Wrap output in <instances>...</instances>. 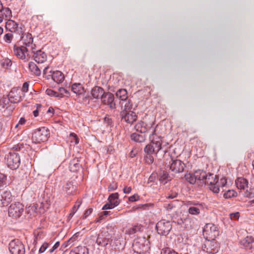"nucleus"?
I'll return each instance as SVG.
<instances>
[{"mask_svg":"<svg viewBox=\"0 0 254 254\" xmlns=\"http://www.w3.org/2000/svg\"><path fill=\"white\" fill-rule=\"evenodd\" d=\"M203 184L207 185L209 190L214 193H218L221 189L222 191H224L223 188L227 184V180L225 178H222L219 180L218 177L216 175L211 173H208L206 175V177H205Z\"/></svg>","mask_w":254,"mask_h":254,"instance_id":"f257e3e1","label":"nucleus"},{"mask_svg":"<svg viewBox=\"0 0 254 254\" xmlns=\"http://www.w3.org/2000/svg\"><path fill=\"white\" fill-rule=\"evenodd\" d=\"M165 166L173 173L179 174L184 172L186 165L180 159L170 157L166 160Z\"/></svg>","mask_w":254,"mask_h":254,"instance_id":"f03ea898","label":"nucleus"},{"mask_svg":"<svg viewBox=\"0 0 254 254\" xmlns=\"http://www.w3.org/2000/svg\"><path fill=\"white\" fill-rule=\"evenodd\" d=\"M50 130L46 127H41L35 130L32 136V142L35 143L44 142L50 137Z\"/></svg>","mask_w":254,"mask_h":254,"instance_id":"7ed1b4c3","label":"nucleus"},{"mask_svg":"<svg viewBox=\"0 0 254 254\" xmlns=\"http://www.w3.org/2000/svg\"><path fill=\"white\" fill-rule=\"evenodd\" d=\"M219 234V229L217 225L213 223L205 224L203 231V235L208 241L214 240Z\"/></svg>","mask_w":254,"mask_h":254,"instance_id":"20e7f679","label":"nucleus"},{"mask_svg":"<svg viewBox=\"0 0 254 254\" xmlns=\"http://www.w3.org/2000/svg\"><path fill=\"white\" fill-rule=\"evenodd\" d=\"M6 163L7 166L12 170L17 169L20 164V159L17 153L10 151L6 158Z\"/></svg>","mask_w":254,"mask_h":254,"instance_id":"39448f33","label":"nucleus"},{"mask_svg":"<svg viewBox=\"0 0 254 254\" xmlns=\"http://www.w3.org/2000/svg\"><path fill=\"white\" fill-rule=\"evenodd\" d=\"M9 250L11 254H25V247L18 239L11 241L9 244Z\"/></svg>","mask_w":254,"mask_h":254,"instance_id":"423d86ee","label":"nucleus"},{"mask_svg":"<svg viewBox=\"0 0 254 254\" xmlns=\"http://www.w3.org/2000/svg\"><path fill=\"white\" fill-rule=\"evenodd\" d=\"M172 226L171 222L162 220L157 222L156 228L159 234L167 236L172 229Z\"/></svg>","mask_w":254,"mask_h":254,"instance_id":"0eeeda50","label":"nucleus"},{"mask_svg":"<svg viewBox=\"0 0 254 254\" xmlns=\"http://www.w3.org/2000/svg\"><path fill=\"white\" fill-rule=\"evenodd\" d=\"M24 211V206L20 202L12 203L8 209V215L10 217L18 218Z\"/></svg>","mask_w":254,"mask_h":254,"instance_id":"6e6552de","label":"nucleus"},{"mask_svg":"<svg viewBox=\"0 0 254 254\" xmlns=\"http://www.w3.org/2000/svg\"><path fill=\"white\" fill-rule=\"evenodd\" d=\"M24 96L19 87L12 88L8 94V97L10 99V103L13 104L19 103Z\"/></svg>","mask_w":254,"mask_h":254,"instance_id":"1a4fd4ad","label":"nucleus"},{"mask_svg":"<svg viewBox=\"0 0 254 254\" xmlns=\"http://www.w3.org/2000/svg\"><path fill=\"white\" fill-rule=\"evenodd\" d=\"M13 51L15 55L19 59L25 60V62L28 60L30 57L29 53L31 52L29 49L25 46L18 47L14 45L13 47Z\"/></svg>","mask_w":254,"mask_h":254,"instance_id":"9d476101","label":"nucleus"},{"mask_svg":"<svg viewBox=\"0 0 254 254\" xmlns=\"http://www.w3.org/2000/svg\"><path fill=\"white\" fill-rule=\"evenodd\" d=\"M186 205L188 207V213L192 215H199L203 208L201 203L193 201H187Z\"/></svg>","mask_w":254,"mask_h":254,"instance_id":"9b49d317","label":"nucleus"},{"mask_svg":"<svg viewBox=\"0 0 254 254\" xmlns=\"http://www.w3.org/2000/svg\"><path fill=\"white\" fill-rule=\"evenodd\" d=\"M158 125L153 129L152 133L149 135V138L150 141V144H153L156 148V150H161L160 145L161 135H159L157 133V128Z\"/></svg>","mask_w":254,"mask_h":254,"instance_id":"f8f14e48","label":"nucleus"},{"mask_svg":"<svg viewBox=\"0 0 254 254\" xmlns=\"http://www.w3.org/2000/svg\"><path fill=\"white\" fill-rule=\"evenodd\" d=\"M122 120H124L127 123L132 124L137 119V116L133 111L126 112L122 111L120 113Z\"/></svg>","mask_w":254,"mask_h":254,"instance_id":"ddd939ff","label":"nucleus"},{"mask_svg":"<svg viewBox=\"0 0 254 254\" xmlns=\"http://www.w3.org/2000/svg\"><path fill=\"white\" fill-rule=\"evenodd\" d=\"M12 196L9 190H0V207L7 206L11 202Z\"/></svg>","mask_w":254,"mask_h":254,"instance_id":"4468645a","label":"nucleus"},{"mask_svg":"<svg viewBox=\"0 0 254 254\" xmlns=\"http://www.w3.org/2000/svg\"><path fill=\"white\" fill-rule=\"evenodd\" d=\"M114 100V95L110 92H105L101 98L102 103L104 105L109 106L111 109H115L116 108Z\"/></svg>","mask_w":254,"mask_h":254,"instance_id":"2eb2a0df","label":"nucleus"},{"mask_svg":"<svg viewBox=\"0 0 254 254\" xmlns=\"http://www.w3.org/2000/svg\"><path fill=\"white\" fill-rule=\"evenodd\" d=\"M21 38L23 41L25 47L29 48L31 52H34V50H35L36 48V45L33 43V38L32 34L27 33L22 35Z\"/></svg>","mask_w":254,"mask_h":254,"instance_id":"dca6fc26","label":"nucleus"},{"mask_svg":"<svg viewBox=\"0 0 254 254\" xmlns=\"http://www.w3.org/2000/svg\"><path fill=\"white\" fill-rule=\"evenodd\" d=\"M112 241L111 236L107 232H102L98 235L96 242L99 246L105 247Z\"/></svg>","mask_w":254,"mask_h":254,"instance_id":"f3484780","label":"nucleus"},{"mask_svg":"<svg viewBox=\"0 0 254 254\" xmlns=\"http://www.w3.org/2000/svg\"><path fill=\"white\" fill-rule=\"evenodd\" d=\"M154 124L153 123L147 124L144 121H140L135 125L134 128L137 131L144 133L151 129Z\"/></svg>","mask_w":254,"mask_h":254,"instance_id":"a211bd4d","label":"nucleus"},{"mask_svg":"<svg viewBox=\"0 0 254 254\" xmlns=\"http://www.w3.org/2000/svg\"><path fill=\"white\" fill-rule=\"evenodd\" d=\"M33 54L34 60L38 63H43L46 61L47 55L46 53L41 50H38L36 52L34 50V52H31Z\"/></svg>","mask_w":254,"mask_h":254,"instance_id":"6ab92c4d","label":"nucleus"},{"mask_svg":"<svg viewBox=\"0 0 254 254\" xmlns=\"http://www.w3.org/2000/svg\"><path fill=\"white\" fill-rule=\"evenodd\" d=\"M241 244L246 249L254 251V237L251 236H247L241 241Z\"/></svg>","mask_w":254,"mask_h":254,"instance_id":"aec40b11","label":"nucleus"},{"mask_svg":"<svg viewBox=\"0 0 254 254\" xmlns=\"http://www.w3.org/2000/svg\"><path fill=\"white\" fill-rule=\"evenodd\" d=\"M105 92L103 88L97 86L94 87L91 91L92 97L97 99H101Z\"/></svg>","mask_w":254,"mask_h":254,"instance_id":"412c9836","label":"nucleus"},{"mask_svg":"<svg viewBox=\"0 0 254 254\" xmlns=\"http://www.w3.org/2000/svg\"><path fill=\"white\" fill-rule=\"evenodd\" d=\"M248 181L244 178L239 177L235 181V184L238 189L245 190L248 188Z\"/></svg>","mask_w":254,"mask_h":254,"instance_id":"4be33fe9","label":"nucleus"},{"mask_svg":"<svg viewBox=\"0 0 254 254\" xmlns=\"http://www.w3.org/2000/svg\"><path fill=\"white\" fill-rule=\"evenodd\" d=\"M193 173L196 182L198 181L203 184L205 177H206L207 173L202 170L199 169L195 171Z\"/></svg>","mask_w":254,"mask_h":254,"instance_id":"5701e85b","label":"nucleus"},{"mask_svg":"<svg viewBox=\"0 0 254 254\" xmlns=\"http://www.w3.org/2000/svg\"><path fill=\"white\" fill-rule=\"evenodd\" d=\"M51 76L52 79L57 83H62L64 79V74L59 70L53 71Z\"/></svg>","mask_w":254,"mask_h":254,"instance_id":"b1692460","label":"nucleus"},{"mask_svg":"<svg viewBox=\"0 0 254 254\" xmlns=\"http://www.w3.org/2000/svg\"><path fill=\"white\" fill-rule=\"evenodd\" d=\"M71 91L75 94L82 95L85 93V89L80 83H75L73 84L71 88Z\"/></svg>","mask_w":254,"mask_h":254,"instance_id":"393cba45","label":"nucleus"},{"mask_svg":"<svg viewBox=\"0 0 254 254\" xmlns=\"http://www.w3.org/2000/svg\"><path fill=\"white\" fill-rule=\"evenodd\" d=\"M81 167L79 164V161L78 158H74L72 160L69 164V169L71 172H76L78 171Z\"/></svg>","mask_w":254,"mask_h":254,"instance_id":"a878e982","label":"nucleus"},{"mask_svg":"<svg viewBox=\"0 0 254 254\" xmlns=\"http://www.w3.org/2000/svg\"><path fill=\"white\" fill-rule=\"evenodd\" d=\"M69 254H89L88 249L85 246H79L71 250Z\"/></svg>","mask_w":254,"mask_h":254,"instance_id":"bb28decb","label":"nucleus"},{"mask_svg":"<svg viewBox=\"0 0 254 254\" xmlns=\"http://www.w3.org/2000/svg\"><path fill=\"white\" fill-rule=\"evenodd\" d=\"M130 138L136 142L141 143L145 140L146 136L145 135L134 132L130 135Z\"/></svg>","mask_w":254,"mask_h":254,"instance_id":"cd10ccee","label":"nucleus"},{"mask_svg":"<svg viewBox=\"0 0 254 254\" xmlns=\"http://www.w3.org/2000/svg\"><path fill=\"white\" fill-rule=\"evenodd\" d=\"M116 96L122 101H126L128 99L127 92L125 89H120L116 92Z\"/></svg>","mask_w":254,"mask_h":254,"instance_id":"c85d7f7f","label":"nucleus"},{"mask_svg":"<svg viewBox=\"0 0 254 254\" xmlns=\"http://www.w3.org/2000/svg\"><path fill=\"white\" fill-rule=\"evenodd\" d=\"M28 67L30 71L34 75L39 76L41 74V70L34 62H29Z\"/></svg>","mask_w":254,"mask_h":254,"instance_id":"c756f323","label":"nucleus"},{"mask_svg":"<svg viewBox=\"0 0 254 254\" xmlns=\"http://www.w3.org/2000/svg\"><path fill=\"white\" fill-rule=\"evenodd\" d=\"M109 202H111L114 206H117L120 203L118 192L111 194L108 199Z\"/></svg>","mask_w":254,"mask_h":254,"instance_id":"7c9ffc66","label":"nucleus"},{"mask_svg":"<svg viewBox=\"0 0 254 254\" xmlns=\"http://www.w3.org/2000/svg\"><path fill=\"white\" fill-rule=\"evenodd\" d=\"M6 28L9 29L11 32H16L18 30V25L13 20H9L6 22Z\"/></svg>","mask_w":254,"mask_h":254,"instance_id":"2f4dec72","label":"nucleus"},{"mask_svg":"<svg viewBox=\"0 0 254 254\" xmlns=\"http://www.w3.org/2000/svg\"><path fill=\"white\" fill-rule=\"evenodd\" d=\"M76 187L73 185V183L69 182L66 183V185L64 188V190L66 192L67 194H72L75 190Z\"/></svg>","mask_w":254,"mask_h":254,"instance_id":"473e14b6","label":"nucleus"},{"mask_svg":"<svg viewBox=\"0 0 254 254\" xmlns=\"http://www.w3.org/2000/svg\"><path fill=\"white\" fill-rule=\"evenodd\" d=\"M144 151L145 153L155 154L157 155V153L159 151L158 150H156V148L153 144H148L144 148Z\"/></svg>","mask_w":254,"mask_h":254,"instance_id":"72a5a7b5","label":"nucleus"},{"mask_svg":"<svg viewBox=\"0 0 254 254\" xmlns=\"http://www.w3.org/2000/svg\"><path fill=\"white\" fill-rule=\"evenodd\" d=\"M171 177L167 172L164 171L160 174L159 180L164 184L167 183L169 181L171 180Z\"/></svg>","mask_w":254,"mask_h":254,"instance_id":"f704fd0d","label":"nucleus"},{"mask_svg":"<svg viewBox=\"0 0 254 254\" xmlns=\"http://www.w3.org/2000/svg\"><path fill=\"white\" fill-rule=\"evenodd\" d=\"M185 180L190 184H194L196 183L195 177H194V173H187L184 176Z\"/></svg>","mask_w":254,"mask_h":254,"instance_id":"c9c22d12","label":"nucleus"},{"mask_svg":"<svg viewBox=\"0 0 254 254\" xmlns=\"http://www.w3.org/2000/svg\"><path fill=\"white\" fill-rule=\"evenodd\" d=\"M152 206V204L151 203H146L144 204H138L136 206H133L132 209L134 210H136L137 209H142V210H147L148 209L149 206Z\"/></svg>","mask_w":254,"mask_h":254,"instance_id":"e433bc0d","label":"nucleus"},{"mask_svg":"<svg viewBox=\"0 0 254 254\" xmlns=\"http://www.w3.org/2000/svg\"><path fill=\"white\" fill-rule=\"evenodd\" d=\"M0 12L1 13L2 17L4 16L5 18H9L11 16V11L8 7L4 8L3 7L2 10Z\"/></svg>","mask_w":254,"mask_h":254,"instance_id":"4c0bfd02","label":"nucleus"},{"mask_svg":"<svg viewBox=\"0 0 254 254\" xmlns=\"http://www.w3.org/2000/svg\"><path fill=\"white\" fill-rule=\"evenodd\" d=\"M81 200H77L75 204L72 207V210H71V212L69 214V217H72L73 216V215L76 212L77 209L79 207V206L81 205Z\"/></svg>","mask_w":254,"mask_h":254,"instance_id":"58836bf2","label":"nucleus"},{"mask_svg":"<svg viewBox=\"0 0 254 254\" xmlns=\"http://www.w3.org/2000/svg\"><path fill=\"white\" fill-rule=\"evenodd\" d=\"M12 64V62L10 60L8 59H3L1 62V66L5 69L9 68Z\"/></svg>","mask_w":254,"mask_h":254,"instance_id":"ea45409f","label":"nucleus"},{"mask_svg":"<svg viewBox=\"0 0 254 254\" xmlns=\"http://www.w3.org/2000/svg\"><path fill=\"white\" fill-rule=\"evenodd\" d=\"M236 192L234 190H229L224 193L223 196L225 198H230L236 196Z\"/></svg>","mask_w":254,"mask_h":254,"instance_id":"a19ab883","label":"nucleus"},{"mask_svg":"<svg viewBox=\"0 0 254 254\" xmlns=\"http://www.w3.org/2000/svg\"><path fill=\"white\" fill-rule=\"evenodd\" d=\"M59 91L60 92V96L59 97L61 98L64 96L67 97L70 96V92L69 91L63 87H60L59 88Z\"/></svg>","mask_w":254,"mask_h":254,"instance_id":"79ce46f5","label":"nucleus"},{"mask_svg":"<svg viewBox=\"0 0 254 254\" xmlns=\"http://www.w3.org/2000/svg\"><path fill=\"white\" fill-rule=\"evenodd\" d=\"M152 155V154L146 153V155L144 156V160L146 164L150 165L153 163L154 157Z\"/></svg>","mask_w":254,"mask_h":254,"instance_id":"37998d69","label":"nucleus"},{"mask_svg":"<svg viewBox=\"0 0 254 254\" xmlns=\"http://www.w3.org/2000/svg\"><path fill=\"white\" fill-rule=\"evenodd\" d=\"M160 145L161 147V150H163L164 152H166L167 151V149L168 148L169 143L168 142L165 141L163 137L161 136V141Z\"/></svg>","mask_w":254,"mask_h":254,"instance_id":"c03bdc74","label":"nucleus"},{"mask_svg":"<svg viewBox=\"0 0 254 254\" xmlns=\"http://www.w3.org/2000/svg\"><path fill=\"white\" fill-rule=\"evenodd\" d=\"M9 102H10V99L9 97H3L0 101V106H1L2 108H4L9 104Z\"/></svg>","mask_w":254,"mask_h":254,"instance_id":"a18cd8bd","label":"nucleus"},{"mask_svg":"<svg viewBox=\"0 0 254 254\" xmlns=\"http://www.w3.org/2000/svg\"><path fill=\"white\" fill-rule=\"evenodd\" d=\"M126 102V103L124 106V109L123 111H126V112L132 111V110L133 109V107L131 101L127 99Z\"/></svg>","mask_w":254,"mask_h":254,"instance_id":"49530a36","label":"nucleus"},{"mask_svg":"<svg viewBox=\"0 0 254 254\" xmlns=\"http://www.w3.org/2000/svg\"><path fill=\"white\" fill-rule=\"evenodd\" d=\"M161 254H178L174 250L169 248L163 249L161 251Z\"/></svg>","mask_w":254,"mask_h":254,"instance_id":"de8ad7c7","label":"nucleus"},{"mask_svg":"<svg viewBox=\"0 0 254 254\" xmlns=\"http://www.w3.org/2000/svg\"><path fill=\"white\" fill-rule=\"evenodd\" d=\"M46 93L47 95L53 97H59L60 96V94L58 92H57L51 89H47L46 91Z\"/></svg>","mask_w":254,"mask_h":254,"instance_id":"09e8293b","label":"nucleus"},{"mask_svg":"<svg viewBox=\"0 0 254 254\" xmlns=\"http://www.w3.org/2000/svg\"><path fill=\"white\" fill-rule=\"evenodd\" d=\"M13 38V35L11 33H8L4 35L3 40L7 43H10Z\"/></svg>","mask_w":254,"mask_h":254,"instance_id":"8fccbe9b","label":"nucleus"},{"mask_svg":"<svg viewBox=\"0 0 254 254\" xmlns=\"http://www.w3.org/2000/svg\"><path fill=\"white\" fill-rule=\"evenodd\" d=\"M138 230L137 226L133 227L129 229L128 231H126V234L128 235H131L135 234Z\"/></svg>","mask_w":254,"mask_h":254,"instance_id":"3c124183","label":"nucleus"},{"mask_svg":"<svg viewBox=\"0 0 254 254\" xmlns=\"http://www.w3.org/2000/svg\"><path fill=\"white\" fill-rule=\"evenodd\" d=\"M116 207V206H114L113 204H112L111 202H108L106 203L104 206H103L102 209V210H107V209H111Z\"/></svg>","mask_w":254,"mask_h":254,"instance_id":"603ef678","label":"nucleus"},{"mask_svg":"<svg viewBox=\"0 0 254 254\" xmlns=\"http://www.w3.org/2000/svg\"><path fill=\"white\" fill-rule=\"evenodd\" d=\"M24 148V145L23 143H19L16 145H15L13 147L12 149L13 150L15 151H20L22 150V149Z\"/></svg>","mask_w":254,"mask_h":254,"instance_id":"864d4df0","label":"nucleus"},{"mask_svg":"<svg viewBox=\"0 0 254 254\" xmlns=\"http://www.w3.org/2000/svg\"><path fill=\"white\" fill-rule=\"evenodd\" d=\"M118 188V184L117 183H116L115 182H113L112 183L110 184V185L108 187V190L113 191L116 190Z\"/></svg>","mask_w":254,"mask_h":254,"instance_id":"5fc2aeb1","label":"nucleus"},{"mask_svg":"<svg viewBox=\"0 0 254 254\" xmlns=\"http://www.w3.org/2000/svg\"><path fill=\"white\" fill-rule=\"evenodd\" d=\"M6 180V176L5 175L0 173V187L5 185V182Z\"/></svg>","mask_w":254,"mask_h":254,"instance_id":"6e6d98bb","label":"nucleus"},{"mask_svg":"<svg viewBox=\"0 0 254 254\" xmlns=\"http://www.w3.org/2000/svg\"><path fill=\"white\" fill-rule=\"evenodd\" d=\"M73 238H71L69 239L68 241L66 242H65L62 245V248L65 249L67 248L68 246L71 245V246L73 245V244H71V243L73 241H72Z\"/></svg>","mask_w":254,"mask_h":254,"instance_id":"4d7b16f0","label":"nucleus"},{"mask_svg":"<svg viewBox=\"0 0 254 254\" xmlns=\"http://www.w3.org/2000/svg\"><path fill=\"white\" fill-rule=\"evenodd\" d=\"M49 244L47 243H44L39 250V253L41 254L44 253L48 248Z\"/></svg>","mask_w":254,"mask_h":254,"instance_id":"13d9d810","label":"nucleus"},{"mask_svg":"<svg viewBox=\"0 0 254 254\" xmlns=\"http://www.w3.org/2000/svg\"><path fill=\"white\" fill-rule=\"evenodd\" d=\"M29 87V83L27 82H25L23 83L22 88L21 89L22 93H24L28 92Z\"/></svg>","mask_w":254,"mask_h":254,"instance_id":"bf43d9fd","label":"nucleus"},{"mask_svg":"<svg viewBox=\"0 0 254 254\" xmlns=\"http://www.w3.org/2000/svg\"><path fill=\"white\" fill-rule=\"evenodd\" d=\"M71 137L73 138L71 139V142H74L75 144H77L79 142V139L77 138V136L75 134H73V133L70 134Z\"/></svg>","mask_w":254,"mask_h":254,"instance_id":"052dcab7","label":"nucleus"},{"mask_svg":"<svg viewBox=\"0 0 254 254\" xmlns=\"http://www.w3.org/2000/svg\"><path fill=\"white\" fill-rule=\"evenodd\" d=\"M93 211V209L90 208L85 211L83 215V219H86Z\"/></svg>","mask_w":254,"mask_h":254,"instance_id":"680f3d73","label":"nucleus"},{"mask_svg":"<svg viewBox=\"0 0 254 254\" xmlns=\"http://www.w3.org/2000/svg\"><path fill=\"white\" fill-rule=\"evenodd\" d=\"M25 31L24 26L23 25H21L20 27H18V30H17L16 32L19 34L21 35H24V33Z\"/></svg>","mask_w":254,"mask_h":254,"instance_id":"e2e57ef3","label":"nucleus"},{"mask_svg":"<svg viewBox=\"0 0 254 254\" xmlns=\"http://www.w3.org/2000/svg\"><path fill=\"white\" fill-rule=\"evenodd\" d=\"M139 199V196L138 195H133L128 197V200L130 202H134L137 201Z\"/></svg>","mask_w":254,"mask_h":254,"instance_id":"0e129e2a","label":"nucleus"},{"mask_svg":"<svg viewBox=\"0 0 254 254\" xmlns=\"http://www.w3.org/2000/svg\"><path fill=\"white\" fill-rule=\"evenodd\" d=\"M60 246V242H56L55 245L53 246V247L50 249L49 252L50 253H52L56 249H57Z\"/></svg>","mask_w":254,"mask_h":254,"instance_id":"69168bd1","label":"nucleus"},{"mask_svg":"<svg viewBox=\"0 0 254 254\" xmlns=\"http://www.w3.org/2000/svg\"><path fill=\"white\" fill-rule=\"evenodd\" d=\"M245 196L247 197H248V198H253L254 197V193L252 192H250V191H249L248 190H247L245 192Z\"/></svg>","mask_w":254,"mask_h":254,"instance_id":"338daca9","label":"nucleus"},{"mask_svg":"<svg viewBox=\"0 0 254 254\" xmlns=\"http://www.w3.org/2000/svg\"><path fill=\"white\" fill-rule=\"evenodd\" d=\"M131 188L130 187H125L123 189L125 193H129L131 192Z\"/></svg>","mask_w":254,"mask_h":254,"instance_id":"774afa93","label":"nucleus"}]
</instances>
